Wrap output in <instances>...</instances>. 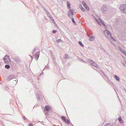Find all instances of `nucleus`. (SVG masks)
<instances>
[{
  "label": "nucleus",
  "mask_w": 126,
  "mask_h": 126,
  "mask_svg": "<svg viewBox=\"0 0 126 126\" xmlns=\"http://www.w3.org/2000/svg\"><path fill=\"white\" fill-rule=\"evenodd\" d=\"M94 37L92 36L90 37L89 39L90 41H93L94 40Z\"/></svg>",
  "instance_id": "a211bd4d"
},
{
  "label": "nucleus",
  "mask_w": 126,
  "mask_h": 126,
  "mask_svg": "<svg viewBox=\"0 0 126 126\" xmlns=\"http://www.w3.org/2000/svg\"><path fill=\"white\" fill-rule=\"evenodd\" d=\"M61 41H62V40L61 39H59L57 40H56V42L57 43H59Z\"/></svg>",
  "instance_id": "5701e85b"
},
{
  "label": "nucleus",
  "mask_w": 126,
  "mask_h": 126,
  "mask_svg": "<svg viewBox=\"0 0 126 126\" xmlns=\"http://www.w3.org/2000/svg\"><path fill=\"white\" fill-rule=\"evenodd\" d=\"M15 76L14 75H10L9 77L7 78V80H10L11 79H13L14 78Z\"/></svg>",
  "instance_id": "9d476101"
},
{
  "label": "nucleus",
  "mask_w": 126,
  "mask_h": 126,
  "mask_svg": "<svg viewBox=\"0 0 126 126\" xmlns=\"http://www.w3.org/2000/svg\"><path fill=\"white\" fill-rule=\"evenodd\" d=\"M67 120L66 121V122H65V123H67V124H70V122L69 120Z\"/></svg>",
  "instance_id": "393cba45"
},
{
  "label": "nucleus",
  "mask_w": 126,
  "mask_h": 126,
  "mask_svg": "<svg viewBox=\"0 0 126 126\" xmlns=\"http://www.w3.org/2000/svg\"><path fill=\"white\" fill-rule=\"evenodd\" d=\"M94 19L97 22V23H98V24L99 25H101V24L98 21V20L95 18V17H94Z\"/></svg>",
  "instance_id": "6ab92c4d"
},
{
  "label": "nucleus",
  "mask_w": 126,
  "mask_h": 126,
  "mask_svg": "<svg viewBox=\"0 0 126 126\" xmlns=\"http://www.w3.org/2000/svg\"><path fill=\"white\" fill-rule=\"evenodd\" d=\"M51 21L53 23H54V22H55L54 20V19H53Z\"/></svg>",
  "instance_id": "c756f323"
},
{
  "label": "nucleus",
  "mask_w": 126,
  "mask_h": 126,
  "mask_svg": "<svg viewBox=\"0 0 126 126\" xmlns=\"http://www.w3.org/2000/svg\"><path fill=\"white\" fill-rule=\"evenodd\" d=\"M78 43L80 44V45L82 47H83L84 46L82 44L81 42H79Z\"/></svg>",
  "instance_id": "412c9836"
},
{
  "label": "nucleus",
  "mask_w": 126,
  "mask_h": 126,
  "mask_svg": "<svg viewBox=\"0 0 126 126\" xmlns=\"http://www.w3.org/2000/svg\"><path fill=\"white\" fill-rule=\"evenodd\" d=\"M68 55L67 54H65L64 58H67L68 57Z\"/></svg>",
  "instance_id": "a878e982"
},
{
  "label": "nucleus",
  "mask_w": 126,
  "mask_h": 126,
  "mask_svg": "<svg viewBox=\"0 0 126 126\" xmlns=\"http://www.w3.org/2000/svg\"><path fill=\"white\" fill-rule=\"evenodd\" d=\"M35 50L34 51H35ZM34 51L33 52V53H34Z\"/></svg>",
  "instance_id": "c9c22d12"
},
{
  "label": "nucleus",
  "mask_w": 126,
  "mask_h": 126,
  "mask_svg": "<svg viewBox=\"0 0 126 126\" xmlns=\"http://www.w3.org/2000/svg\"><path fill=\"white\" fill-rule=\"evenodd\" d=\"M118 120L120 123H123V120L122 119L121 117H120L118 118Z\"/></svg>",
  "instance_id": "f3484780"
},
{
  "label": "nucleus",
  "mask_w": 126,
  "mask_h": 126,
  "mask_svg": "<svg viewBox=\"0 0 126 126\" xmlns=\"http://www.w3.org/2000/svg\"><path fill=\"white\" fill-rule=\"evenodd\" d=\"M88 62L91 64V65H92L96 68H97L98 67V66L97 64L96 63H95L92 60H88Z\"/></svg>",
  "instance_id": "39448f33"
},
{
  "label": "nucleus",
  "mask_w": 126,
  "mask_h": 126,
  "mask_svg": "<svg viewBox=\"0 0 126 126\" xmlns=\"http://www.w3.org/2000/svg\"><path fill=\"white\" fill-rule=\"evenodd\" d=\"M61 118L65 122H66V121L67 120L66 119V118L63 116H61Z\"/></svg>",
  "instance_id": "2eb2a0df"
},
{
  "label": "nucleus",
  "mask_w": 126,
  "mask_h": 126,
  "mask_svg": "<svg viewBox=\"0 0 126 126\" xmlns=\"http://www.w3.org/2000/svg\"><path fill=\"white\" fill-rule=\"evenodd\" d=\"M5 67L6 68L8 69L10 68V66L9 65H5Z\"/></svg>",
  "instance_id": "4be33fe9"
},
{
  "label": "nucleus",
  "mask_w": 126,
  "mask_h": 126,
  "mask_svg": "<svg viewBox=\"0 0 126 126\" xmlns=\"http://www.w3.org/2000/svg\"><path fill=\"white\" fill-rule=\"evenodd\" d=\"M67 6L68 9L70 8V6L71 5V4L70 3L69 1H67Z\"/></svg>",
  "instance_id": "4468645a"
},
{
  "label": "nucleus",
  "mask_w": 126,
  "mask_h": 126,
  "mask_svg": "<svg viewBox=\"0 0 126 126\" xmlns=\"http://www.w3.org/2000/svg\"><path fill=\"white\" fill-rule=\"evenodd\" d=\"M82 3L84 5H85V4H86L85 2L84 1H82Z\"/></svg>",
  "instance_id": "c85d7f7f"
},
{
  "label": "nucleus",
  "mask_w": 126,
  "mask_h": 126,
  "mask_svg": "<svg viewBox=\"0 0 126 126\" xmlns=\"http://www.w3.org/2000/svg\"><path fill=\"white\" fill-rule=\"evenodd\" d=\"M79 8L82 11L84 12L85 11V10L82 7L81 5L80 4H79Z\"/></svg>",
  "instance_id": "9b49d317"
},
{
  "label": "nucleus",
  "mask_w": 126,
  "mask_h": 126,
  "mask_svg": "<svg viewBox=\"0 0 126 126\" xmlns=\"http://www.w3.org/2000/svg\"><path fill=\"white\" fill-rule=\"evenodd\" d=\"M23 119H24V120H26V118H25V117H24V118H23Z\"/></svg>",
  "instance_id": "72a5a7b5"
},
{
  "label": "nucleus",
  "mask_w": 126,
  "mask_h": 126,
  "mask_svg": "<svg viewBox=\"0 0 126 126\" xmlns=\"http://www.w3.org/2000/svg\"><path fill=\"white\" fill-rule=\"evenodd\" d=\"M119 9L122 13L126 14V4H123L120 5Z\"/></svg>",
  "instance_id": "f03ea898"
},
{
  "label": "nucleus",
  "mask_w": 126,
  "mask_h": 126,
  "mask_svg": "<svg viewBox=\"0 0 126 126\" xmlns=\"http://www.w3.org/2000/svg\"><path fill=\"white\" fill-rule=\"evenodd\" d=\"M101 72H102L103 73V75L105 76H105V75L103 73V72L102 71H101Z\"/></svg>",
  "instance_id": "473e14b6"
},
{
  "label": "nucleus",
  "mask_w": 126,
  "mask_h": 126,
  "mask_svg": "<svg viewBox=\"0 0 126 126\" xmlns=\"http://www.w3.org/2000/svg\"><path fill=\"white\" fill-rule=\"evenodd\" d=\"M45 11L47 14V16L49 17L51 16L50 14L49 13L47 10H45Z\"/></svg>",
  "instance_id": "f8f14e48"
},
{
  "label": "nucleus",
  "mask_w": 126,
  "mask_h": 126,
  "mask_svg": "<svg viewBox=\"0 0 126 126\" xmlns=\"http://www.w3.org/2000/svg\"><path fill=\"white\" fill-rule=\"evenodd\" d=\"M32 124H30V125Z\"/></svg>",
  "instance_id": "e433bc0d"
},
{
  "label": "nucleus",
  "mask_w": 126,
  "mask_h": 126,
  "mask_svg": "<svg viewBox=\"0 0 126 126\" xmlns=\"http://www.w3.org/2000/svg\"><path fill=\"white\" fill-rule=\"evenodd\" d=\"M84 6L87 10H89V8L86 4H85V5H84Z\"/></svg>",
  "instance_id": "aec40b11"
},
{
  "label": "nucleus",
  "mask_w": 126,
  "mask_h": 126,
  "mask_svg": "<svg viewBox=\"0 0 126 126\" xmlns=\"http://www.w3.org/2000/svg\"><path fill=\"white\" fill-rule=\"evenodd\" d=\"M124 52L123 53L125 55H126V52L125 51V52Z\"/></svg>",
  "instance_id": "2f4dec72"
},
{
  "label": "nucleus",
  "mask_w": 126,
  "mask_h": 126,
  "mask_svg": "<svg viewBox=\"0 0 126 126\" xmlns=\"http://www.w3.org/2000/svg\"><path fill=\"white\" fill-rule=\"evenodd\" d=\"M114 77H115V79H116V80H117L118 81H120V78L118 77L116 75H115L114 76Z\"/></svg>",
  "instance_id": "ddd939ff"
},
{
  "label": "nucleus",
  "mask_w": 126,
  "mask_h": 126,
  "mask_svg": "<svg viewBox=\"0 0 126 126\" xmlns=\"http://www.w3.org/2000/svg\"><path fill=\"white\" fill-rule=\"evenodd\" d=\"M74 10L73 9L70 10L68 13V16L70 18L72 17V16L74 15L73 12Z\"/></svg>",
  "instance_id": "423d86ee"
},
{
  "label": "nucleus",
  "mask_w": 126,
  "mask_h": 126,
  "mask_svg": "<svg viewBox=\"0 0 126 126\" xmlns=\"http://www.w3.org/2000/svg\"><path fill=\"white\" fill-rule=\"evenodd\" d=\"M101 9L102 12L104 13L108 10V8L106 5L103 4L101 6Z\"/></svg>",
  "instance_id": "7ed1b4c3"
},
{
  "label": "nucleus",
  "mask_w": 126,
  "mask_h": 126,
  "mask_svg": "<svg viewBox=\"0 0 126 126\" xmlns=\"http://www.w3.org/2000/svg\"><path fill=\"white\" fill-rule=\"evenodd\" d=\"M50 19V20L51 21L53 19V17L51 16V17H49Z\"/></svg>",
  "instance_id": "bb28decb"
},
{
  "label": "nucleus",
  "mask_w": 126,
  "mask_h": 126,
  "mask_svg": "<svg viewBox=\"0 0 126 126\" xmlns=\"http://www.w3.org/2000/svg\"><path fill=\"white\" fill-rule=\"evenodd\" d=\"M72 22H73V23L75 24H76V22L74 21V19L73 18H72Z\"/></svg>",
  "instance_id": "b1692460"
},
{
  "label": "nucleus",
  "mask_w": 126,
  "mask_h": 126,
  "mask_svg": "<svg viewBox=\"0 0 126 126\" xmlns=\"http://www.w3.org/2000/svg\"><path fill=\"white\" fill-rule=\"evenodd\" d=\"M39 52H37L35 54V58L36 60H38L39 55Z\"/></svg>",
  "instance_id": "1a4fd4ad"
},
{
  "label": "nucleus",
  "mask_w": 126,
  "mask_h": 126,
  "mask_svg": "<svg viewBox=\"0 0 126 126\" xmlns=\"http://www.w3.org/2000/svg\"><path fill=\"white\" fill-rule=\"evenodd\" d=\"M3 60L5 63L8 64L11 61V60L9 57L7 55H6L3 58Z\"/></svg>",
  "instance_id": "20e7f679"
},
{
  "label": "nucleus",
  "mask_w": 126,
  "mask_h": 126,
  "mask_svg": "<svg viewBox=\"0 0 126 126\" xmlns=\"http://www.w3.org/2000/svg\"><path fill=\"white\" fill-rule=\"evenodd\" d=\"M118 48L121 51V52L122 53H123L124 52H125V51L122 48H121L120 47H118Z\"/></svg>",
  "instance_id": "dca6fc26"
},
{
  "label": "nucleus",
  "mask_w": 126,
  "mask_h": 126,
  "mask_svg": "<svg viewBox=\"0 0 126 126\" xmlns=\"http://www.w3.org/2000/svg\"><path fill=\"white\" fill-rule=\"evenodd\" d=\"M39 97H38L37 98L38 99H39Z\"/></svg>",
  "instance_id": "f704fd0d"
},
{
  "label": "nucleus",
  "mask_w": 126,
  "mask_h": 126,
  "mask_svg": "<svg viewBox=\"0 0 126 126\" xmlns=\"http://www.w3.org/2000/svg\"><path fill=\"white\" fill-rule=\"evenodd\" d=\"M54 24V25L56 26H57V24L55 22H54V23H53Z\"/></svg>",
  "instance_id": "7c9ffc66"
},
{
  "label": "nucleus",
  "mask_w": 126,
  "mask_h": 126,
  "mask_svg": "<svg viewBox=\"0 0 126 126\" xmlns=\"http://www.w3.org/2000/svg\"><path fill=\"white\" fill-rule=\"evenodd\" d=\"M51 107L48 106H46L45 109V111H49L51 110Z\"/></svg>",
  "instance_id": "0eeeda50"
},
{
  "label": "nucleus",
  "mask_w": 126,
  "mask_h": 126,
  "mask_svg": "<svg viewBox=\"0 0 126 126\" xmlns=\"http://www.w3.org/2000/svg\"><path fill=\"white\" fill-rule=\"evenodd\" d=\"M104 32L106 38L110 40L111 43L112 44V42H115L116 40L111 36V33L107 30L104 31Z\"/></svg>",
  "instance_id": "f257e3e1"
},
{
  "label": "nucleus",
  "mask_w": 126,
  "mask_h": 126,
  "mask_svg": "<svg viewBox=\"0 0 126 126\" xmlns=\"http://www.w3.org/2000/svg\"><path fill=\"white\" fill-rule=\"evenodd\" d=\"M98 20L100 22V23H101L103 25L106 29V27H107L104 24V22L100 18H98Z\"/></svg>",
  "instance_id": "6e6552de"
},
{
  "label": "nucleus",
  "mask_w": 126,
  "mask_h": 126,
  "mask_svg": "<svg viewBox=\"0 0 126 126\" xmlns=\"http://www.w3.org/2000/svg\"><path fill=\"white\" fill-rule=\"evenodd\" d=\"M57 31L56 30H53V33H55L57 32Z\"/></svg>",
  "instance_id": "cd10ccee"
}]
</instances>
